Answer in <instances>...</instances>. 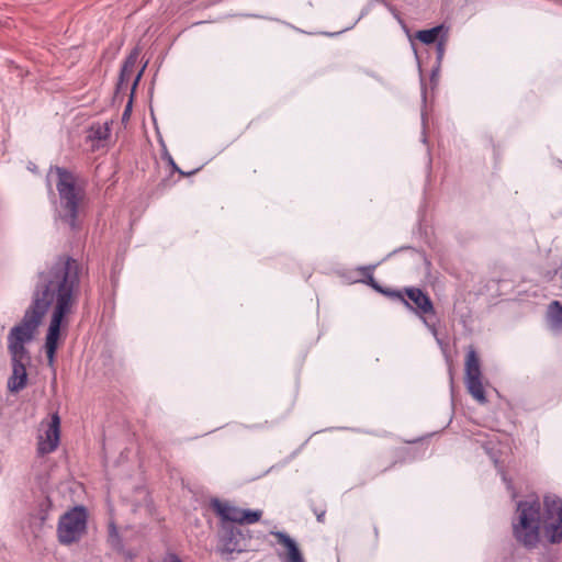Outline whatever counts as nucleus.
I'll return each instance as SVG.
<instances>
[{"label": "nucleus", "mask_w": 562, "mask_h": 562, "mask_svg": "<svg viewBox=\"0 0 562 562\" xmlns=\"http://www.w3.org/2000/svg\"><path fill=\"white\" fill-rule=\"evenodd\" d=\"M82 265L69 255H60L45 271L37 274L32 301L19 324L8 334V350L11 356L12 374L8 389L19 393L27 385L26 367L31 363L30 344L37 333L44 316L52 307L50 322L45 338V351L49 366L55 362L61 327L68 324L80 295Z\"/></svg>", "instance_id": "nucleus-1"}, {"label": "nucleus", "mask_w": 562, "mask_h": 562, "mask_svg": "<svg viewBox=\"0 0 562 562\" xmlns=\"http://www.w3.org/2000/svg\"><path fill=\"white\" fill-rule=\"evenodd\" d=\"M512 527L516 541L528 550L538 547L541 527L550 543H560L562 541V498L557 495H546L543 514H541V504L538 498L518 502Z\"/></svg>", "instance_id": "nucleus-2"}, {"label": "nucleus", "mask_w": 562, "mask_h": 562, "mask_svg": "<svg viewBox=\"0 0 562 562\" xmlns=\"http://www.w3.org/2000/svg\"><path fill=\"white\" fill-rule=\"evenodd\" d=\"M50 171L57 175L56 190L59 196L57 217L71 229H76L87 196L85 184L79 183L78 176L66 168L55 166Z\"/></svg>", "instance_id": "nucleus-3"}, {"label": "nucleus", "mask_w": 562, "mask_h": 562, "mask_svg": "<svg viewBox=\"0 0 562 562\" xmlns=\"http://www.w3.org/2000/svg\"><path fill=\"white\" fill-rule=\"evenodd\" d=\"M88 512L82 505L67 510L57 525V539L60 544L70 546L79 542L87 533Z\"/></svg>", "instance_id": "nucleus-4"}, {"label": "nucleus", "mask_w": 562, "mask_h": 562, "mask_svg": "<svg viewBox=\"0 0 562 562\" xmlns=\"http://www.w3.org/2000/svg\"><path fill=\"white\" fill-rule=\"evenodd\" d=\"M405 293L408 305L404 306L419 317L428 329L436 333V323L430 318L435 317L437 312L429 294L417 286H406Z\"/></svg>", "instance_id": "nucleus-5"}, {"label": "nucleus", "mask_w": 562, "mask_h": 562, "mask_svg": "<svg viewBox=\"0 0 562 562\" xmlns=\"http://www.w3.org/2000/svg\"><path fill=\"white\" fill-rule=\"evenodd\" d=\"M210 507L221 518L220 527L235 524H255L259 521L262 516L261 510L241 509L217 498L211 501Z\"/></svg>", "instance_id": "nucleus-6"}, {"label": "nucleus", "mask_w": 562, "mask_h": 562, "mask_svg": "<svg viewBox=\"0 0 562 562\" xmlns=\"http://www.w3.org/2000/svg\"><path fill=\"white\" fill-rule=\"evenodd\" d=\"M218 538L224 552H243L248 547L250 540L249 530L240 526H223L220 527Z\"/></svg>", "instance_id": "nucleus-7"}, {"label": "nucleus", "mask_w": 562, "mask_h": 562, "mask_svg": "<svg viewBox=\"0 0 562 562\" xmlns=\"http://www.w3.org/2000/svg\"><path fill=\"white\" fill-rule=\"evenodd\" d=\"M60 441V417L58 413H54L50 417V422L46 424L44 434L37 437V456L44 457L54 452Z\"/></svg>", "instance_id": "nucleus-8"}, {"label": "nucleus", "mask_w": 562, "mask_h": 562, "mask_svg": "<svg viewBox=\"0 0 562 562\" xmlns=\"http://www.w3.org/2000/svg\"><path fill=\"white\" fill-rule=\"evenodd\" d=\"M139 56L138 48H134L123 63L120 71L119 80L116 83V92L124 93L127 88L130 80L132 79L135 70V66Z\"/></svg>", "instance_id": "nucleus-9"}, {"label": "nucleus", "mask_w": 562, "mask_h": 562, "mask_svg": "<svg viewBox=\"0 0 562 562\" xmlns=\"http://www.w3.org/2000/svg\"><path fill=\"white\" fill-rule=\"evenodd\" d=\"M110 134L111 128L109 123H94L88 128L86 139L91 143V149L97 150L104 146Z\"/></svg>", "instance_id": "nucleus-10"}, {"label": "nucleus", "mask_w": 562, "mask_h": 562, "mask_svg": "<svg viewBox=\"0 0 562 562\" xmlns=\"http://www.w3.org/2000/svg\"><path fill=\"white\" fill-rule=\"evenodd\" d=\"M271 535L276 537L279 544H282L286 548V562H304L297 544L289 535L282 531H271Z\"/></svg>", "instance_id": "nucleus-11"}, {"label": "nucleus", "mask_w": 562, "mask_h": 562, "mask_svg": "<svg viewBox=\"0 0 562 562\" xmlns=\"http://www.w3.org/2000/svg\"><path fill=\"white\" fill-rule=\"evenodd\" d=\"M482 376L479 355L473 346H470L465 357V378Z\"/></svg>", "instance_id": "nucleus-12"}, {"label": "nucleus", "mask_w": 562, "mask_h": 562, "mask_svg": "<svg viewBox=\"0 0 562 562\" xmlns=\"http://www.w3.org/2000/svg\"><path fill=\"white\" fill-rule=\"evenodd\" d=\"M465 385L469 393L475 398L479 403L485 404L487 402L485 396V391L482 384V376H471L465 378Z\"/></svg>", "instance_id": "nucleus-13"}, {"label": "nucleus", "mask_w": 562, "mask_h": 562, "mask_svg": "<svg viewBox=\"0 0 562 562\" xmlns=\"http://www.w3.org/2000/svg\"><path fill=\"white\" fill-rule=\"evenodd\" d=\"M448 32V29L445 27L443 24L431 27L429 30H422L416 33V38H418L424 44H432Z\"/></svg>", "instance_id": "nucleus-14"}, {"label": "nucleus", "mask_w": 562, "mask_h": 562, "mask_svg": "<svg viewBox=\"0 0 562 562\" xmlns=\"http://www.w3.org/2000/svg\"><path fill=\"white\" fill-rule=\"evenodd\" d=\"M376 292L392 301H398L403 305H408V301L406 300L405 288L402 290H396V289L385 288L380 284Z\"/></svg>", "instance_id": "nucleus-15"}, {"label": "nucleus", "mask_w": 562, "mask_h": 562, "mask_svg": "<svg viewBox=\"0 0 562 562\" xmlns=\"http://www.w3.org/2000/svg\"><path fill=\"white\" fill-rule=\"evenodd\" d=\"M373 269H374V266H366V267L358 268V271L360 272V274L362 277L361 281L363 283L368 284L369 286H371L374 291H376L378 288L380 286V284L373 278V273H372Z\"/></svg>", "instance_id": "nucleus-16"}, {"label": "nucleus", "mask_w": 562, "mask_h": 562, "mask_svg": "<svg viewBox=\"0 0 562 562\" xmlns=\"http://www.w3.org/2000/svg\"><path fill=\"white\" fill-rule=\"evenodd\" d=\"M52 507L53 503L49 497H45L38 503V510L36 517L40 519L41 524H44L47 520Z\"/></svg>", "instance_id": "nucleus-17"}, {"label": "nucleus", "mask_w": 562, "mask_h": 562, "mask_svg": "<svg viewBox=\"0 0 562 562\" xmlns=\"http://www.w3.org/2000/svg\"><path fill=\"white\" fill-rule=\"evenodd\" d=\"M550 314L553 323L557 325L562 324V305L559 301H553L550 304Z\"/></svg>", "instance_id": "nucleus-18"}, {"label": "nucleus", "mask_w": 562, "mask_h": 562, "mask_svg": "<svg viewBox=\"0 0 562 562\" xmlns=\"http://www.w3.org/2000/svg\"><path fill=\"white\" fill-rule=\"evenodd\" d=\"M161 158L167 161V164L170 166L172 172H180V168L173 160L172 156L168 151L166 145L162 143V150H161Z\"/></svg>", "instance_id": "nucleus-19"}, {"label": "nucleus", "mask_w": 562, "mask_h": 562, "mask_svg": "<svg viewBox=\"0 0 562 562\" xmlns=\"http://www.w3.org/2000/svg\"><path fill=\"white\" fill-rule=\"evenodd\" d=\"M312 510L316 516L318 522L325 521L326 507L324 505L312 504Z\"/></svg>", "instance_id": "nucleus-20"}, {"label": "nucleus", "mask_w": 562, "mask_h": 562, "mask_svg": "<svg viewBox=\"0 0 562 562\" xmlns=\"http://www.w3.org/2000/svg\"><path fill=\"white\" fill-rule=\"evenodd\" d=\"M448 32H445L442 36L437 41L436 50L438 58L440 59L445 54L446 42H447Z\"/></svg>", "instance_id": "nucleus-21"}, {"label": "nucleus", "mask_w": 562, "mask_h": 562, "mask_svg": "<svg viewBox=\"0 0 562 562\" xmlns=\"http://www.w3.org/2000/svg\"><path fill=\"white\" fill-rule=\"evenodd\" d=\"M146 65L138 71V74L136 75L134 81H133V85H132V92L136 89L137 85H138V81L140 80L142 78V75L144 72V69H145Z\"/></svg>", "instance_id": "nucleus-22"}, {"label": "nucleus", "mask_w": 562, "mask_h": 562, "mask_svg": "<svg viewBox=\"0 0 562 562\" xmlns=\"http://www.w3.org/2000/svg\"><path fill=\"white\" fill-rule=\"evenodd\" d=\"M110 537H115L117 538V530H116V527L112 524L110 525Z\"/></svg>", "instance_id": "nucleus-23"}, {"label": "nucleus", "mask_w": 562, "mask_h": 562, "mask_svg": "<svg viewBox=\"0 0 562 562\" xmlns=\"http://www.w3.org/2000/svg\"><path fill=\"white\" fill-rule=\"evenodd\" d=\"M166 562H182V561L178 555L171 554V555H169V558Z\"/></svg>", "instance_id": "nucleus-24"}, {"label": "nucleus", "mask_w": 562, "mask_h": 562, "mask_svg": "<svg viewBox=\"0 0 562 562\" xmlns=\"http://www.w3.org/2000/svg\"><path fill=\"white\" fill-rule=\"evenodd\" d=\"M198 170H199V169H195V170L190 171V172H186V171H183V170H181V169H180V172H178V173H179L180 176H182V177H189V176H191V175L195 173Z\"/></svg>", "instance_id": "nucleus-25"}, {"label": "nucleus", "mask_w": 562, "mask_h": 562, "mask_svg": "<svg viewBox=\"0 0 562 562\" xmlns=\"http://www.w3.org/2000/svg\"><path fill=\"white\" fill-rule=\"evenodd\" d=\"M131 103H132V101H130V102H128V104H127V106H126V109H125V111H124V113H123V117H125V116H127V115H128L130 108H131Z\"/></svg>", "instance_id": "nucleus-26"}, {"label": "nucleus", "mask_w": 562, "mask_h": 562, "mask_svg": "<svg viewBox=\"0 0 562 562\" xmlns=\"http://www.w3.org/2000/svg\"><path fill=\"white\" fill-rule=\"evenodd\" d=\"M559 269H560V279H561V288H562V261H561Z\"/></svg>", "instance_id": "nucleus-27"}]
</instances>
